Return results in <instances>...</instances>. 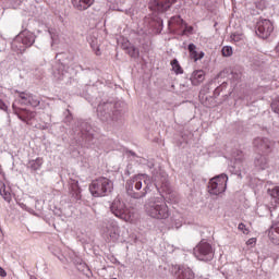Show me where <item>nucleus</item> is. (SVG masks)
I'll return each instance as SVG.
<instances>
[{"instance_id": "obj_1", "label": "nucleus", "mask_w": 279, "mask_h": 279, "mask_svg": "<svg viewBox=\"0 0 279 279\" xmlns=\"http://www.w3.org/2000/svg\"><path fill=\"white\" fill-rule=\"evenodd\" d=\"M147 180L146 174H137L132 179H129L125 184L128 195L133 197V199H142V197H145L147 191H149Z\"/></svg>"}, {"instance_id": "obj_11", "label": "nucleus", "mask_w": 279, "mask_h": 279, "mask_svg": "<svg viewBox=\"0 0 279 279\" xmlns=\"http://www.w3.org/2000/svg\"><path fill=\"white\" fill-rule=\"evenodd\" d=\"M177 1L178 0H151L150 10H155V12H167Z\"/></svg>"}, {"instance_id": "obj_19", "label": "nucleus", "mask_w": 279, "mask_h": 279, "mask_svg": "<svg viewBox=\"0 0 279 279\" xmlns=\"http://www.w3.org/2000/svg\"><path fill=\"white\" fill-rule=\"evenodd\" d=\"M45 165V159L43 157H37L36 159H32L28 161V168L32 171H38Z\"/></svg>"}, {"instance_id": "obj_4", "label": "nucleus", "mask_w": 279, "mask_h": 279, "mask_svg": "<svg viewBox=\"0 0 279 279\" xmlns=\"http://www.w3.org/2000/svg\"><path fill=\"white\" fill-rule=\"evenodd\" d=\"M110 210L114 217L122 219V221H125L126 223H132V221H134V209L125 207V203H123L121 198H116L112 202Z\"/></svg>"}, {"instance_id": "obj_17", "label": "nucleus", "mask_w": 279, "mask_h": 279, "mask_svg": "<svg viewBox=\"0 0 279 279\" xmlns=\"http://www.w3.org/2000/svg\"><path fill=\"white\" fill-rule=\"evenodd\" d=\"M187 50L191 60H193L194 62H197V60H202V58H204L205 56L204 51H197V46H195V44H190L187 46Z\"/></svg>"}, {"instance_id": "obj_20", "label": "nucleus", "mask_w": 279, "mask_h": 279, "mask_svg": "<svg viewBox=\"0 0 279 279\" xmlns=\"http://www.w3.org/2000/svg\"><path fill=\"white\" fill-rule=\"evenodd\" d=\"M268 236L275 245H279V227L272 226L268 231Z\"/></svg>"}, {"instance_id": "obj_29", "label": "nucleus", "mask_w": 279, "mask_h": 279, "mask_svg": "<svg viewBox=\"0 0 279 279\" xmlns=\"http://www.w3.org/2000/svg\"><path fill=\"white\" fill-rule=\"evenodd\" d=\"M238 230H240V232L244 233V234H250V229L247 228V226H245V223L241 222L238 226Z\"/></svg>"}, {"instance_id": "obj_6", "label": "nucleus", "mask_w": 279, "mask_h": 279, "mask_svg": "<svg viewBox=\"0 0 279 279\" xmlns=\"http://www.w3.org/2000/svg\"><path fill=\"white\" fill-rule=\"evenodd\" d=\"M227 184H228V175L220 174L218 177H215L209 181V185H208L209 193L211 195H221V193L226 192Z\"/></svg>"}, {"instance_id": "obj_5", "label": "nucleus", "mask_w": 279, "mask_h": 279, "mask_svg": "<svg viewBox=\"0 0 279 279\" xmlns=\"http://www.w3.org/2000/svg\"><path fill=\"white\" fill-rule=\"evenodd\" d=\"M194 256L198 260H213L215 256V250L213 245L204 240H202L195 247H194Z\"/></svg>"}, {"instance_id": "obj_28", "label": "nucleus", "mask_w": 279, "mask_h": 279, "mask_svg": "<svg viewBox=\"0 0 279 279\" xmlns=\"http://www.w3.org/2000/svg\"><path fill=\"white\" fill-rule=\"evenodd\" d=\"M271 110L274 112H276V114H279V98H276L272 102H271Z\"/></svg>"}, {"instance_id": "obj_7", "label": "nucleus", "mask_w": 279, "mask_h": 279, "mask_svg": "<svg viewBox=\"0 0 279 279\" xmlns=\"http://www.w3.org/2000/svg\"><path fill=\"white\" fill-rule=\"evenodd\" d=\"M34 45V36L32 34H25L22 33L20 36H17L13 44L12 48L17 49L19 53H23L27 47H32Z\"/></svg>"}, {"instance_id": "obj_10", "label": "nucleus", "mask_w": 279, "mask_h": 279, "mask_svg": "<svg viewBox=\"0 0 279 279\" xmlns=\"http://www.w3.org/2000/svg\"><path fill=\"white\" fill-rule=\"evenodd\" d=\"M17 95L24 106H32V108H38V106H40V97L34 94L17 92Z\"/></svg>"}, {"instance_id": "obj_23", "label": "nucleus", "mask_w": 279, "mask_h": 279, "mask_svg": "<svg viewBox=\"0 0 279 279\" xmlns=\"http://www.w3.org/2000/svg\"><path fill=\"white\" fill-rule=\"evenodd\" d=\"M171 66L177 75H181L182 73H184V70H182V66L180 65V62H178V59L171 61Z\"/></svg>"}, {"instance_id": "obj_33", "label": "nucleus", "mask_w": 279, "mask_h": 279, "mask_svg": "<svg viewBox=\"0 0 279 279\" xmlns=\"http://www.w3.org/2000/svg\"><path fill=\"white\" fill-rule=\"evenodd\" d=\"M5 108H8L5 106V102H3V100L0 99V110H5Z\"/></svg>"}, {"instance_id": "obj_22", "label": "nucleus", "mask_w": 279, "mask_h": 279, "mask_svg": "<svg viewBox=\"0 0 279 279\" xmlns=\"http://www.w3.org/2000/svg\"><path fill=\"white\" fill-rule=\"evenodd\" d=\"M0 195L3 197L4 202H8V204L12 202V194L10 193V190L5 187L3 181H0Z\"/></svg>"}, {"instance_id": "obj_35", "label": "nucleus", "mask_w": 279, "mask_h": 279, "mask_svg": "<svg viewBox=\"0 0 279 279\" xmlns=\"http://www.w3.org/2000/svg\"><path fill=\"white\" fill-rule=\"evenodd\" d=\"M74 189H77V181L74 182Z\"/></svg>"}, {"instance_id": "obj_25", "label": "nucleus", "mask_w": 279, "mask_h": 279, "mask_svg": "<svg viewBox=\"0 0 279 279\" xmlns=\"http://www.w3.org/2000/svg\"><path fill=\"white\" fill-rule=\"evenodd\" d=\"M244 36L241 33H233L231 35V40H233V43H241V40H243Z\"/></svg>"}, {"instance_id": "obj_14", "label": "nucleus", "mask_w": 279, "mask_h": 279, "mask_svg": "<svg viewBox=\"0 0 279 279\" xmlns=\"http://www.w3.org/2000/svg\"><path fill=\"white\" fill-rule=\"evenodd\" d=\"M192 86H199V84L204 83V80H206V72L204 70H195L191 77Z\"/></svg>"}, {"instance_id": "obj_24", "label": "nucleus", "mask_w": 279, "mask_h": 279, "mask_svg": "<svg viewBox=\"0 0 279 279\" xmlns=\"http://www.w3.org/2000/svg\"><path fill=\"white\" fill-rule=\"evenodd\" d=\"M268 193L275 199V204H279V186L268 190Z\"/></svg>"}, {"instance_id": "obj_16", "label": "nucleus", "mask_w": 279, "mask_h": 279, "mask_svg": "<svg viewBox=\"0 0 279 279\" xmlns=\"http://www.w3.org/2000/svg\"><path fill=\"white\" fill-rule=\"evenodd\" d=\"M16 114L21 121L27 124H29V121L36 119V111H29L27 109H21Z\"/></svg>"}, {"instance_id": "obj_9", "label": "nucleus", "mask_w": 279, "mask_h": 279, "mask_svg": "<svg viewBox=\"0 0 279 279\" xmlns=\"http://www.w3.org/2000/svg\"><path fill=\"white\" fill-rule=\"evenodd\" d=\"M276 145V142L267 138V137H256L253 141V147L257 151H260L262 154L269 155L274 151V147Z\"/></svg>"}, {"instance_id": "obj_30", "label": "nucleus", "mask_w": 279, "mask_h": 279, "mask_svg": "<svg viewBox=\"0 0 279 279\" xmlns=\"http://www.w3.org/2000/svg\"><path fill=\"white\" fill-rule=\"evenodd\" d=\"M92 48L94 49L96 56H101V50L99 47L95 46V44H92Z\"/></svg>"}, {"instance_id": "obj_2", "label": "nucleus", "mask_w": 279, "mask_h": 279, "mask_svg": "<svg viewBox=\"0 0 279 279\" xmlns=\"http://www.w3.org/2000/svg\"><path fill=\"white\" fill-rule=\"evenodd\" d=\"M113 189L114 183H112V181L106 177L95 179L89 184V193L93 195V197H106L108 193H112Z\"/></svg>"}, {"instance_id": "obj_12", "label": "nucleus", "mask_w": 279, "mask_h": 279, "mask_svg": "<svg viewBox=\"0 0 279 279\" xmlns=\"http://www.w3.org/2000/svg\"><path fill=\"white\" fill-rule=\"evenodd\" d=\"M172 272L177 276V279H194L195 274L191 268L184 266H173Z\"/></svg>"}, {"instance_id": "obj_31", "label": "nucleus", "mask_w": 279, "mask_h": 279, "mask_svg": "<svg viewBox=\"0 0 279 279\" xmlns=\"http://www.w3.org/2000/svg\"><path fill=\"white\" fill-rule=\"evenodd\" d=\"M246 245H256V238H251L246 241Z\"/></svg>"}, {"instance_id": "obj_15", "label": "nucleus", "mask_w": 279, "mask_h": 279, "mask_svg": "<svg viewBox=\"0 0 279 279\" xmlns=\"http://www.w3.org/2000/svg\"><path fill=\"white\" fill-rule=\"evenodd\" d=\"M72 5L75 10H78V12H84L85 10H88L95 3V0H71Z\"/></svg>"}, {"instance_id": "obj_8", "label": "nucleus", "mask_w": 279, "mask_h": 279, "mask_svg": "<svg viewBox=\"0 0 279 279\" xmlns=\"http://www.w3.org/2000/svg\"><path fill=\"white\" fill-rule=\"evenodd\" d=\"M256 34L259 38H269L274 34V23L267 19H259L256 24Z\"/></svg>"}, {"instance_id": "obj_13", "label": "nucleus", "mask_w": 279, "mask_h": 279, "mask_svg": "<svg viewBox=\"0 0 279 279\" xmlns=\"http://www.w3.org/2000/svg\"><path fill=\"white\" fill-rule=\"evenodd\" d=\"M107 234L110 241H119V236L121 234L119 225H117V222H110L107 227Z\"/></svg>"}, {"instance_id": "obj_32", "label": "nucleus", "mask_w": 279, "mask_h": 279, "mask_svg": "<svg viewBox=\"0 0 279 279\" xmlns=\"http://www.w3.org/2000/svg\"><path fill=\"white\" fill-rule=\"evenodd\" d=\"M0 276L1 278H5V276H8V272L2 267H0Z\"/></svg>"}, {"instance_id": "obj_18", "label": "nucleus", "mask_w": 279, "mask_h": 279, "mask_svg": "<svg viewBox=\"0 0 279 279\" xmlns=\"http://www.w3.org/2000/svg\"><path fill=\"white\" fill-rule=\"evenodd\" d=\"M168 25L172 32H178V29H182L184 20L181 16H173L169 20Z\"/></svg>"}, {"instance_id": "obj_26", "label": "nucleus", "mask_w": 279, "mask_h": 279, "mask_svg": "<svg viewBox=\"0 0 279 279\" xmlns=\"http://www.w3.org/2000/svg\"><path fill=\"white\" fill-rule=\"evenodd\" d=\"M222 56H223L225 58H230V56H232V47H230V46H225V47L222 48Z\"/></svg>"}, {"instance_id": "obj_27", "label": "nucleus", "mask_w": 279, "mask_h": 279, "mask_svg": "<svg viewBox=\"0 0 279 279\" xmlns=\"http://www.w3.org/2000/svg\"><path fill=\"white\" fill-rule=\"evenodd\" d=\"M182 35H186V34H193V26H189L186 25V23L183 22V25H182Z\"/></svg>"}, {"instance_id": "obj_21", "label": "nucleus", "mask_w": 279, "mask_h": 279, "mask_svg": "<svg viewBox=\"0 0 279 279\" xmlns=\"http://www.w3.org/2000/svg\"><path fill=\"white\" fill-rule=\"evenodd\" d=\"M269 155L263 154L255 158V166L260 169H266L269 162Z\"/></svg>"}, {"instance_id": "obj_3", "label": "nucleus", "mask_w": 279, "mask_h": 279, "mask_svg": "<svg viewBox=\"0 0 279 279\" xmlns=\"http://www.w3.org/2000/svg\"><path fill=\"white\" fill-rule=\"evenodd\" d=\"M146 213L153 219H169V206L165 198H157L146 207Z\"/></svg>"}, {"instance_id": "obj_34", "label": "nucleus", "mask_w": 279, "mask_h": 279, "mask_svg": "<svg viewBox=\"0 0 279 279\" xmlns=\"http://www.w3.org/2000/svg\"><path fill=\"white\" fill-rule=\"evenodd\" d=\"M129 56H132V48H129Z\"/></svg>"}]
</instances>
